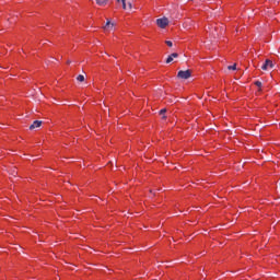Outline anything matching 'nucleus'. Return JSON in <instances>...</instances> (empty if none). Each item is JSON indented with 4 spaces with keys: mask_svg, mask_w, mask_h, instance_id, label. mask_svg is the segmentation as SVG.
I'll return each instance as SVG.
<instances>
[{
    "mask_svg": "<svg viewBox=\"0 0 280 280\" xmlns=\"http://www.w3.org/2000/svg\"><path fill=\"white\" fill-rule=\"evenodd\" d=\"M174 58H178V52L171 54L166 59V65H170V62H174Z\"/></svg>",
    "mask_w": 280,
    "mask_h": 280,
    "instance_id": "obj_5",
    "label": "nucleus"
},
{
    "mask_svg": "<svg viewBox=\"0 0 280 280\" xmlns=\"http://www.w3.org/2000/svg\"><path fill=\"white\" fill-rule=\"evenodd\" d=\"M97 5L104 7L108 3V0H96Z\"/></svg>",
    "mask_w": 280,
    "mask_h": 280,
    "instance_id": "obj_6",
    "label": "nucleus"
},
{
    "mask_svg": "<svg viewBox=\"0 0 280 280\" xmlns=\"http://www.w3.org/2000/svg\"><path fill=\"white\" fill-rule=\"evenodd\" d=\"M110 27H115V24L114 23H110V21H107L105 26H104V30H108Z\"/></svg>",
    "mask_w": 280,
    "mask_h": 280,
    "instance_id": "obj_7",
    "label": "nucleus"
},
{
    "mask_svg": "<svg viewBox=\"0 0 280 280\" xmlns=\"http://www.w3.org/2000/svg\"><path fill=\"white\" fill-rule=\"evenodd\" d=\"M177 78H179V80H189V78H191V70L178 71Z\"/></svg>",
    "mask_w": 280,
    "mask_h": 280,
    "instance_id": "obj_1",
    "label": "nucleus"
},
{
    "mask_svg": "<svg viewBox=\"0 0 280 280\" xmlns=\"http://www.w3.org/2000/svg\"><path fill=\"white\" fill-rule=\"evenodd\" d=\"M262 71H268L269 69H275V63L270 59H266L265 63L261 66Z\"/></svg>",
    "mask_w": 280,
    "mask_h": 280,
    "instance_id": "obj_3",
    "label": "nucleus"
},
{
    "mask_svg": "<svg viewBox=\"0 0 280 280\" xmlns=\"http://www.w3.org/2000/svg\"><path fill=\"white\" fill-rule=\"evenodd\" d=\"M156 25L162 30H165L170 25V20L167 18H161L156 20Z\"/></svg>",
    "mask_w": 280,
    "mask_h": 280,
    "instance_id": "obj_2",
    "label": "nucleus"
},
{
    "mask_svg": "<svg viewBox=\"0 0 280 280\" xmlns=\"http://www.w3.org/2000/svg\"><path fill=\"white\" fill-rule=\"evenodd\" d=\"M67 65H71V60H68V61H67Z\"/></svg>",
    "mask_w": 280,
    "mask_h": 280,
    "instance_id": "obj_15",
    "label": "nucleus"
},
{
    "mask_svg": "<svg viewBox=\"0 0 280 280\" xmlns=\"http://www.w3.org/2000/svg\"><path fill=\"white\" fill-rule=\"evenodd\" d=\"M117 1L118 2L121 1L124 10H128V8L126 7V0H117Z\"/></svg>",
    "mask_w": 280,
    "mask_h": 280,
    "instance_id": "obj_11",
    "label": "nucleus"
},
{
    "mask_svg": "<svg viewBox=\"0 0 280 280\" xmlns=\"http://www.w3.org/2000/svg\"><path fill=\"white\" fill-rule=\"evenodd\" d=\"M255 84L258 86V89H261V81H256Z\"/></svg>",
    "mask_w": 280,
    "mask_h": 280,
    "instance_id": "obj_13",
    "label": "nucleus"
},
{
    "mask_svg": "<svg viewBox=\"0 0 280 280\" xmlns=\"http://www.w3.org/2000/svg\"><path fill=\"white\" fill-rule=\"evenodd\" d=\"M43 126V121L42 120H35L31 126H30V130H36V128H40Z\"/></svg>",
    "mask_w": 280,
    "mask_h": 280,
    "instance_id": "obj_4",
    "label": "nucleus"
},
{
    "mask_svg": "<svg viewBox=\"0 0 280 280\" xmlns=\"http://www.w3.org/2000/svg\"><path fill=\"white\" fill-rule=\"evenodd\" d=\"M128 10H132V3H128Z\"/></svg>",
    "mask_w": 280,
    "mask_h": 280,
    "instance_id": "obj_14",
    "label": "nucleus"
},
{
    "mask_svg": "<svg viewBox=\"0 0 280 280\" xmlns=\"http://www.w3.org/2000/svg\"><path fill=\"white\" fill-rule=\"evenodd\" d=\"M166 113H167V109H165V108H163V109L160 110V115H163V116H162V119H165V116H164V115H165Z\"/></svg>",
    "mask_w": 280,
    "mask_h": 280,
    "instance_id": "obj_10",
    "label": "nucleus"
},
{
    "mask_svg": "<svg viewBox=\"0 0 280 280\" xmlns=\"http://www.w3.org/2000/svg\"><path fill=\"white\" fill-rule=\"evenodd\" d=\"M77 80H78V82H84V75L83 74H79L77 77Z\"/></svg>",
    "mask_w": 280,
    "mask_h": 280,
    "instance_id": "obj_9",
    "label": "nucleus"
},
{
    "mask_svg": "<svg viewBox=\"0 0 280 280\" xmlns=\"http://www.w3.org/2000/svg\"><path fill=\"white\" fill-rule=\"evenodd\" d=\"M229 71H235L237 69V65L234 63L233 66L228 67Z\"/></svg>",
    "mask_w": 280,
    "mask_h": 280,
    "instance_id": "obj_8",
    "label": "nucleus"
},
{
    "mask_svg": "<svg viewBox=\"0 0 280 280\" xmlns=\"http://www.w3.org/2000/svg\"><path fill=\"white\" fill-rule=\"evenodd\" d=\"M165 44L167 45V47H173L174 44L172 43V40H166Z\"/></svg>",
    "mask_w": 280,
    "mask_h": 280,
    "instance_id": "obj_12",
    "label": "nucleus"
}]
</instances>
